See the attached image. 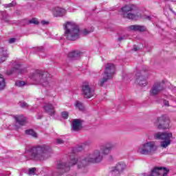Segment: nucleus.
<instances>
[{
  "instance_id": "f257e3e1",
  "label": "nucleus",
  "mask_w": 176,
  "mask_h": 176,
  "mask_svg": "<svg viewBox=\"0 0 176 176\" xmlns=\"http://www.w3.org/2000/svg\"><path fill=\"white\" fill-rule=\"evenodd\" d=\"M102 155L100 150H96L94 153L89 154L85 158H76L75 156L72 155L70 157V162L67 164L65 162L58 161L57 162V168L60 171L61 174L67 173L71 170L72 166H75L77 164L78 168H84L89 164V163H100L102 160Z\"/></svg>"
},
{
  "instance_id": "f03ea898",
  "label": "nucleus",
  "mask_w": 176,
  "mask_h": 176,
  "mask_svg": "<svg viewBox=\"0 0 176 176\" xmlns=\"http://www.w3.org/2000/svg\"><path fill=\"white\" fill-rule=\"evenodd\" d=\"M31 156L34 160H46L50 157L52 147L47 144L38 145L30 149Z\"/></svg>"
},
{
  "instance_id": "7ed1b4c3",
  "label": "nucleus",
  "mask_w": 176,
  "mask_h": 176,
  "mask_svg": "<svg viewBox=\"0 0 176 176\" xmlns=\"http://www.w3.org/2000/svg\"><path fill=\"white\" fill-rule=\"evenodd\" d=\"M65 27V36H66L67 39L69 41H76L79 39V32L80 30H79V27L75 23H72L71 22H67Z\"/></svg>"
},
{
  "instance_id": "20e7f679",
  "label": "nucleus",
  "mask_w": 176,
  "mask_h": 176,
  "mask_svg": "<svg viewBox=\"0 0 176 176\" xmlns=\"http://www.w3.org/2000/svg\"><path fill=\"white\" fill-rule=\"evenodd\" d=\"M138 12L139 10L133 4L126 5L121 8V16L124 19H129V20H137L141 17V14Z\"/></svg>"
},
{
  "instance_id": "39448f33",
  "label": "nucleus",
  "mask_w": 176,
  "mask_h": 176,
  "mask_svg": "<svg viewBox=\"0 0 176 176\" xmlns=\"http://www.w3.org/2000/svg\"><path fill=\"white\" fill-rule=\"evenodd\" d=\"M104 76L98 83V85L100 87L104 86L105 82H108L109 79H112V78H113V75L116 72V66H115L113 63H107L104 65Z\"/></svg>"
},
{
  "instance_id": "423d86ee",
  "label": "nucleus",
  "mask_w": 176,
  "mask_h": 176,
  "mask_svg": "<svg viewBox=\"0 0 176 176\" xmlns=\"http://www.w3.org/2000/svg\"><path fill=\"white\" fill-rule=\"evenodd\" d=\"M49 78H50V74L48 72H42L41 70L36 71L32 76L34 80H36L44 87L49 86Z\"/></svg>"
},
{
  "instance_id": "0eeeda50",
  "label": "nucleus",
  "mask_w": 176,
  "mask_h": 176,
  "mask_svg": "<svg viewBox=\"0 0 176 176\" xmlns=\"http://www.w3.org/2000/svg\"><path fill=\"white\" fill-rule=\"evenodd\" d=\"M155 140H161V147L167 148L171 144V138H173V133L158 132L154 135Z\"/></svg>"
},
{
  "instance_id": "6e6552de",
  "label": "nucleus",
  "mask_w": 176,
  "mask_h": 176,
  "mask_svg": "<svg viewBox=\"0 0 176 176\" xmlns=\"http://www.w3.org/2000/svg\"><path fill=\"white\" fill-rule=\"evenodd\" d=\"M157 150V147L155 145V142H148L144 143L142 148L138 149V153L140 155H153Z\"/></svg>"
},
{
  "instance_id": "1a4fd4ad",
  "label": "nucleus",
  "mask_w": 176,
  "mask_h": 176,
  "mask_svg": "<svg viewBox=\"0 0 176 176\" xmlns=\"http://www.w3.org/2000/svg\"><path fill=\"white\" fill-rule=\"evenodd\" d=\"M155 126L160 130L168 129L170 127V120L167 117L162 116L157 118L154 123Z\"/></svg>"
},
{
  "instance_id": "9d476101",
  "label": "nucleus",
  "mask_w": 176,
  "mask_h": 176,
  "mask_svg": "<svg viewBox=\"0 0 176 176\" xmlns=\"http://www.w3.org/2000/svg\"><path fill=\"white\" fill-rule=\"evenodd\" d=\"M82 94L85 98H91V97H94L96 92L91 89L89 82H85L82 85Z\"/></svg>"
},
{
  "instance_id": "9b49d317",
  "label": "nucleus",
  "mask_w": 176,
  "mask_h": 176,
  "mask_svg": "<svg viewBox=\"0 0 176 176\" xmlns=\"http://www.w3.org/2000/svg\"><path fill=\"white\" fill-rule=\"evenodd\" d=\"M164 90V81H155L150 90L151 96H157Z\"/></svg>"
},
{
  "instance_id": "f8f14e48",
  "label": "nucleus",
  "mask_w": 176,
  "mask_h": 176,
  "mask_svg": "<svg viewBox=\"0 0 176 176\" xmlns=\"http://www.w3.org/2000/svg\"><path fill=\"white\" fill-rule=\"evenodd\" d=\"M170 170L166 167L155 166L152 170L150 176H167Z\"/></svg>"
},
{
  "instance_id": "ddd939ff",
  "label": "nucleus",
  "mask_w": 176,
  "mask_h": 176,
  "mask_svg": "<svg viewBox=\"0 0 176 176\" xmlns=\"http://www.w3.org/2000/svg\"><path fill=\"white\" fill-rule=\"evenodd\" d=\"M115 146H116V144L112 142H107L106 144L100 146V149L102 155H109L112 149H115Z\"/></svg>"
},
{
  "instance_id": "4468645a",
  "label": "nucleus",
  "mask_w": 176,
  "mask_h": 176,
  "mask_svg": "<svg viewBox=\"0 0 176 176\" xmlns=\"http://www.w3.org/2000/svg\"><path fill=\"white\" fill-rule=\"evenodd\" d=\"M83 121L80 119H74L72 122L71 130L72 131H80L83 129Z\"/></svg>"
},
{
  "instance_id": "2eb2a0df",
  "label": "nucleus",
  "mask_w": 176,
  "mask_h": 176,
  "mask_svg": "<svg viewBox=\"0 0 176 176\" xmlns=\"http://www.w3.org/2000/svg\"><path fill=\"white\" fill-rule=\"evenodd\" d=\"M14 118L19 126H24L27 123V118L23 115H16Z\"/></svg>"
},
{
  "instance_id": "dca6fc26",
  "label": "nucleus",
  "mask_w": 176,
  "mask_h": 176,
  "mask_svg": "<svg viewBox=\"0 0 176 176\" xmlns=\"http://www.w3.org/2000/svg\"><path fill=\"white\" fill-rule=\"evenodd\" d=\"M9 57L8 54V49L1 47H0V63H3L6 61V58Z\"/></svg>"
},
{
  "instance_id": "f3484780",
  "label": "nucleus",
  "mask_w": 176,
  "mask_h": 176,
  "mask_svg": "<svg viewBox=\"0 0 176 176\" xmlns=\"http://www.w3.org/2000/svg\"><path fill=\"white\" fill-rule=\"evenodd\" d=\"M135 82L140 86H146V78H144L143 76H141V74L138 73L136 74Z\"/></svg>"
},
{
  "instance_id": "a211bd4d",
  "label": "nucleus",
  "mask_w": 176,
  "mask_h": 176,
  "mask_svg": "<svg viewBox=\"0 0 176 176\" xmlns=\"http://www.w3.org/2000/svg\"><path fill=\"white\" fill-rule=\"evenodd\" d=\"M124 168H126V164L124 162H119L116 166L113 167L111 171H118V174H120Z\"/></svg>"
},
{
  "instance_id": "6ab92c4d",
  "label": "nucleus",
  "mask_w": 176,
  "mask_h": 176,
  "mask_svg": "<svg viewBox=\"0 0 176 176\" xmlns=\"http://www.w3.org/2000/svg\"><path fill=\"white\" fill-rule=\"evenodd\" d=\"M43 109L46 113H48V115H50V116H53L54 115V107H53V104H48L47 105H45L43 107Z\"/></svg>"
},
{
  "instance_id": "aec40b11",
  "label": "nucleus",
  "mask_w": 176,
  "mask_h": 176,
  "mask_svg": "<svg viewBox=\"0 0 176 176\" xmlns=\"http://www.w3.org/2000/svg\"><path fill=\"white\" fill-rule=\"evenodd\" d=\"M80 54H82V52H80V51L74 50L69 52L67 57H69V58L75 60L76 58H79L80 57Z\"/></svg>"
},
{
  "instance_id": "412c9836",
  "label": "nucleus",
  "mask_w": 176,
  "mask_h": 176,
  "mask_svg": "<svg viewBox=\"0 0 176 176\" xmlns=\"http://www.w3.org/2000/svg\"><path fill=\"white\" fill-rule=\"evenodd\" d=\"M129 29H131V31H139L140 32H144V31H146L145 26L140 25H130Z\"/></svg>"
},
{
  "instance_id": "4be33fe9",
  "label": "nucleus",
  "mask_w": 176,
  "mask_h": 176,
  "mask_svg": "<svg viewBox=\"0 0 176 176\" xmlns=\"http://www.w3.org/2000/svg\"><path fill=\"white\" fill-rule=\"evenodd\" d=\"M64 12H65V10L63 8H56L54 10V15L56 16V17L58 16H63V14H64Z\"/></svg>"
},
{
  "instance_id": "5701e85b",
  "label": "nucleus",
  "mask_w": 176,
  "mask_h": 176,
  "mask_svg": "<svg viewBox=\"0 0 176 176\" xmlns=\"http://www.w3.org/2000/svg\"><path fill=\"white\" fill-rule=\"evenodd\" d=\"M6 87V82L5 81V78H3V76L0 74V91H2V90H5Z\"/></svg>"
},
{
  "instance_id": "b1692460",
  "label": "nucleus",
  "mask_w": 176,
  "mask_h": 176,
  "mask_svg": "<svg viewBox=\"0 0 176 176\" xmlns=\"http://www.w3.org/2000/svg\"><path fill=\"white\" fill-rule=\"evenodd\" d=\"M25 133L27 135H31L34 138H38V135L32 129H27L25 131Z\"/></svg>"
},
{
  "instance_id": "393cba45",
  "label": "nucleus",
  "mask_w": 176,
  "mask_h": 176,
  "mask_svg": "<svg viewBox=\"0 0 176 176\" xmlns=\"http://www.w3.org/2000/svg\"><path fill=\"white\" fill-rule=\"evenodd\" d=\"M76 108H78V109H80V111H83V109H85V107H83V104H82V102L77 101L76 102Z\"/></svg>"
},
{
  "instance_id": "a878e982",
  "label": "nucleus",
  "mask_w": 176,
  "mask_h": 176,
  "mask_svg": "<svg viewBox=\"0 0 176 176\" xmlns=\"http://www.w3.org/2000/svg\"><path fill=\"white\" fill-rule=\"evenodd\" d=\"M15 85L18 87H23V86H25V82L21 81V80H18V81H16Z\"/></svg>"
},
{
  "instance_id": "bb28decb",
  "label": "nucleus",
  "mask_w": 176,
  "mask_h": 176,
  "mask_svg": "<svg viewBox=\"0 0 176 176\" xmlns=\"http://www.w3.org/2000/svg\"><path fill=\"white\" fill-rule=\"evenodd\" d=\"M29 24H34L36 25H38V24H39V21L36 18H32L29 21Z\"/></svg>"
},
{
  "instance_id": "cd10ccee",
  "label": "nucleus",
  "mask_w": 176,
  "mask_h": 176,
  "mask_svg": "<svg viewBox=\"0 0 176 176\" xmlns=\"http://www.w3.org/2000/svg\"><path fill=\"white\" fill-rule=\"evenodd\" d=\"M17 69L12 68L11 70L7 71L6 74L7 75H12V74H14V72H16Z\"/></svg>"
},
{
  "instance_id": "c85d7f7f",
  "label": "nucleus",
  "mask_w": 176,
  "mask_h": 176,
  "mask_svg": "<svg viewBox=\"0 0 176 176\" xmlns=\"http://www.w3.org/2000/svg\"><path fill=\"white\" fill-rule=\"evenodd\" d=\"M61 115L63 119H68V116H69V114H68V112L67 111L62 112Z\"/></svg>"
},
{
  "instance_id": "c756f323",
  "label": "nucleus",
  "mask_w": 176,
  "mask_h": 176,
  "mask_svg": "<svg viewBox=\"0 0 176 176\" xmlns=\"http://www.w3.org/2000/svg\"><path fill=\"white\" fill-rule=\"evenodd\" d=\"M35 171H36V168H32L29 169V175H32L35 174Z\"/></svg>"
},
{
  "instance_id": "7c9ffc66",
  "label": "nucleus",
  "mask_w": 176,
  "mask_h": 176,
  "mask_svg": "<svg viewBox=\"0 0 176 176\" xmlns=\"http://www.w3.org/2000/svg\"><path fill=\"white\" fill-rule=\"evenodd\" d=\"M21 108H28L30 106L28 105V104H27V102H23L21 104Z\"/></svg>"
},
{
  "instance_id": "2f4dec72",
  "label": "nucleus",
  "mask_w": 176,
  "mask_h": 176,
  "mask_svg": "<svg viewBox=\"0 0 176 176\" xmlns=\"http://www.w3.org/2000/svg\"><path fill=\"white\" fill-rule=\"evenodd\" d=\"M90 31H88L87 30L85 29L82 32V35H89V34H90Z\"/></svg>"
},
{
  "instance_id": "473e14b6",
  "label": "nucleus",
  "mask_w": 176,
  "mask_h": 176,
  "mask_svg": "<svg viewBox=\"0 0 176 176\" xmlns=\"http://www.w3.org/2000/svg\"><path fill=\"white\" fill-rule=\"evenodd\" d=\"M16 42V38H11L8 41V43H14Z\"/></svg>"
},
{
  "instance_id": "72a5a7b5",
  "label": "nucleus",
  "mask_w": 176,
  "mask_h": 176,
  "mask_svg": "<svg viewBox=\"0 0 176 176\" xmlns=\"http://www.w3.org/2000/svg\"><path fill=\"white\" fill-rule=\"evenodd\" d=\"M89 145H90V142H84V143L82 144L81 146H82V148H85V146H89Z\"/></svg>"
},
{
  "instance_id": "f704fd0d",
  "label": "nucleus",
  "mask_w": 176,
  "mask_h": 176,
  "mask_svg": "<svg viewBox=\"0 0 176 176\" xmlns=\"http://www.w3.org/2000/svg\"><path fill=\"white\" fill-rule=\"evenodd\" d=\"M57 144H64V140L61 139H57L56 140Z\"/></svg>"
},
{
  "instance_id": "c9c22d12",
  "label": "nucleus",
  "mask_w": 176,
  "mask_h": 176,
  "mask_svg": "<svg viewBox=\"0 0 176 176\" xmlns=\"http://www.w3.org/2000/svg\"><path fill=\"white\" fill-rule=\"evenodd\" d=\"M41 24L43 25H46L49 24V21H41Z\"/></svg>"
},
{
  "instance_id": "e433bc0d",
  "label": "nucleus",
  "mask_w": 176,
  "mask_h": 176,
  "mask_svg": "<svg viewBox=\"0 0 176 176\" xmlns=\"http://www.w3.org/2000/svg\"><path fill=\"white\" fill-rule=\"evenodd\" d=\"M118 42H122V41H123V37H119L118 38Z\"/></svg>"
},
{
  "instance_id": "4c0bfd02",
  "label": "nucleus",
  "mask_w": 176,
  "mask_h": 176,
  "mask_svg": "<svg viewBox=\"0 0 176 176\" xmlns=\"http://www.w3.org/2000/svg\"><path fill=\"white\" fill-rule=\"evenodd\" d=\"M164 105H166V107H168V101L164 100Z\"/></svg>"
},
{
  "instance_id": "58836bf2",
  "label": "nucleus",
  "mask_w": 176,
  "mask_h": 176,
  "mask_svg": "<svg viewBox=\"0 0 176 176\" xmlns=\"http://www.w3.org/2000/svg\"><path fill=\"white\" fill-rule=\"evenodd\" d=\"M139 49L138 48V47H133V50L135 51V52H137V50H138Z\"/></svg>"
},
{
  "instance_id": "ea45409f",
  "label": "nucleus",
  "mask_w": 176,
  "mask_h": 176,
  "mask_svg": "<svg viewBox=\"0 0 176 176\" xmlns=\"http://www.w3.org/2000/svg\"><path fill=\"white\" fill-rule=\"evenodd\" d=\"M10 6H12V4H10Z\"/></svg>"
}]
</instances>
